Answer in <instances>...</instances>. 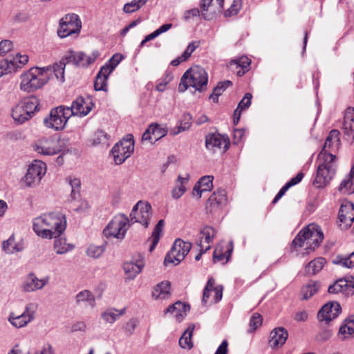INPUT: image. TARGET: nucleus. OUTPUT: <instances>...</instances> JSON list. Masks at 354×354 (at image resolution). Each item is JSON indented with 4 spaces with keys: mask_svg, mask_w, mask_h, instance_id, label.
I'll use <instances>...</instances> for the list:
<instances>
[{
    "mask_svg": "<svg viewBox=\"0 0 354 354\" xmlns=\"http://www.w3.org/2000/svg\"><path fill=\"white\" fill-rule=\"evenodd\" d=\"M66 227V219L61 212H52L37 216L33 220V230L43 239L56 238Z\"/></svg>",
    "mask_w": 354,
    "mask_h": 354,
    "instance_id": "f257e3e1",
    "label": "nucleus"
},
{
    "mask_svg": "<svg viewBox=\"0 0 354 354\" xmlns=\"http://www.w3.org/2000/svg\"><path fill=\"white\" fill-rule=\"evenodd\" d=\"M50 67H32L21 75L20 89L32 92L41 88L49 80Z\"/></svg>",
    "mask_w": 354,
    "mask_h": 354,
    "instance_id": "f03ea898",
    "label": "nucleus"
},
{
    "mask_svg": "<svg viewBox=\"0 0 354 354\" xmlns=\"http://www.w3.org/2000/svg\"><path fill=\"white\" fill-rule=\"evenodd\" d=\"M319 165L313 184L318 188L326 186L333 178L337 169V158L323 153L318 154Z\"/></svg>",
    "mask_w": 354,
    "mask_h": 354,
    "instance_id": "7ed1b4c3",
    "label": "nucleus"
},
{
    "mask_svg": "<svg viewBox=\"0 0 354 354\" xmlns=\"http://www.w3.org/2000/svg\"><path fill=\"white\" fill-rule=\"evenodd\" d=\"M208 75L205 70L199 66H195L183 74L178 89L179 92L183 93L191 86L201 92L206 89Z\"/></svg>",
    "mask_w": 354,
    "mask_h": 354,
    "instance_id": "20e7f679",
    "label": "nucleus"
},
{
    "mask_svg": "<svg viewBox=\"0 0 354 354\" xmlns=\"http://www.w3.org/2000/svg\"><path fill=\"white\" fill-rule=\"evenodd\" d=\"M324 239L320 228L314 224L309 225L301 230L292 242L291 247L295 249L304 248L306 250H314L318 247Z\"/></svg>",
    "mask_w": 354,
    "mask_h": 354,
    "instance_id": "39448f33",
    "label": "nucleus"
},
{
    "mask_svg": "<svg viewBox=\"0 0 354 354\" xmlns=\"http://www.w3.org/2000/svg\"><path fill=\"white\" fill-rule=\"evenodd\" d=\"M39 100L37 97H26L13 107L11 116L17 124H24L39 111Z\"/></svg>",
    "mask_w": 354,
    "mask_h": 354,
    "instance_id": "423d86ee",
    "label": "nucleus"
},
{
    "mask_svg": "<svg viewBox=\"0 0 354 354\" xmlns=\"http://www.w3.org/2000/svg\"><path fill=\"white\" fill-rule=\"evenodd\" d=\"M130 226L129 218L124 214H118L113 216L103 230L106 237L123 239Z\"/></svg>",
    "mask_w": 354,
    "mask_h": 354,
    "instance_id": "0eeeda50",
    "label": "nucleus"
},
{
    "mask_svg": "<svg viewBox=\"0 0 354 354\" xmlns=\"http://www.w3.org/2000/svg\"><path fill=\"white\" fill-rule=\"evenodd\" d=\"M71 116L69 107L59 106L51 109L48 115L44 119V124L46 128L61 131L64 129Z\"/></svg>",
    "mask_w": 354,
    "mask_h": 354,
    "instance_id": "6e6552de",
    "label": "nucleus"
},
{
    "mask_svg": "<svg viewBox=\"0 0 354 354\" xmlns=\"http://www.w3.org/2000/svg\"><path fill=\"white\" fill-rule=\"evenodd\" d=\"M134 151V140L131 134L127 135L116 143L111 149L114 162L117 165L123 163Z\"/></svg>",
    "mask_w": 354,
    "mask_h": 354,
    "instance_id": "1a4fd4ad",
    "label": "nucleus"
},
{
    "mask_svg": "<svg viewBox=\"0 0 354 354\" xmlns=\"http://www.w3.org/2000/svg\"><path fill=\"white\" fill-rule=\"evenodd\" d=\"M192 244L190 242H185L180 239H176L171 250L165 258V263H173L174 265H178L189 253L192 248Z\"/></svg>",
    "mask_w": 354,
    "mask_h": 354,
    "instance_id": "9d476101",
    "label": "nucleus"
},
{
    "mask_svg": "<svg viewBox=\"0 0 354 354\" xmlns=\"http://www.w3.org/2000/svg\"><path fill=\"white\" fill-rule=\"evenodd\" d=\"M82 28V22L78 15L68 14L59 21L57 35L61 38L66 37L73 34H79Z\"/></svg>",
    "mask_w": 354,
    "mask_h": 354,
    "instance_id": "9b49d317",
    "label": "nucleus"
},
{
    "mask_svg": "<svg viewBox=\"0 0 354 354\" xmlns=\"http://www.w3.org/2000/svg\"><path fill=\"white\" fill-rule=\"evenodd\" d=\"M151 207L147 202L138 201L130 213V222L139 223L145 227H147L151 217Z\"/></svg>",
    "mask_w": 354,
    "mask_h": 354,
    "instance_id": "f8f14e48",
    "label": "nucleus"
},
{
    "mask_svg": "<svg viewBox=\"0 0 354 354\" xmlns=\"http://www.w3.org/2000/svg\"><path fill=\"white\" fill-rule=\"evenodd\" d=\"M230 145V139L227 136L218 133H210L205 136V147L214 153H225L229 149Z\"/></svg>",
    "mask_w": 354,
    "mask_h": 354,
    "instance_id": "ddd939ff",
    "label": "nucleus"
},
{
    "mask_svg": "<svg viewBox=\"0 0 354 354\" xmlns=\"http://www.w3.org/2000/svg\"><path fill=\"white\" fill-rule=\"evenodd\" d=\"M46 172L45 162L35 160L29 166L24 177V183L28 187L37 185Z\"/></svg>",
    "mask_w": 354,
    "mask_h": 354,
    "instance_id": "4468645a",
    "label": "nucleus"
},
{
    "mask_svg": "<svg viewBox=\"0 0 354 354\" xmlns=\"http://www.w3.org/2000/svg\"><path fill=\"white\" fill-rule=\"evenodd\" d=\"M100 55L99 51L97 50H93L90 55H86L82 52H75L70 50L67 55H65V59L68 63H72L78 66L87 67L94 63Z\"/></svg>",
    "mask_w": 354,
    "mask_h": 354,
    "instance_id": "2eb2a0df",
    "label": "nucleus"
},
{
    "mask_svg": "<svg viewBox=\"0 0 354 354\" xmlns=\"http://www.w3.org/2000/svg\"><path fill=\"white\" fill-rule=\"evenodd\" d=\"M223 286H215V281L212 277L209 278L205 287L202 302L204 305L220 301L223 297Z\"/></svg>",
    "mask_w": 354,
    "mask_h": 354,
    "instance_id": "dca6fc26",
    "label": "nucleus"
},
{
    "mask_svg": "<svg viewBox=\"0 0 354 354\" xmlns=\"http://www.w3.org/2000/svg\"><path fill=\"white\" fill-rule=\"evenodd\" d=\"M35 147L39 153L46 156H53L62 151L59 140L53 137L43 138Z\"/></svg>",
    "mask_w": 354,
    "mask_h": 354,
    "instance_id": "f3484780",
    "label": "nucleus"
},
{
    "mask_svg": "<svg viewBox=\"0 0 354 354\" xmlns=\"http://www.w3.org/2000/svg\"><path fill=\"white\" fill-rule=\"evenodd\" d=\"M49 280L48 276L39 279L34 272H30L24 280L21 289L25 292H33L44 288Z\"/></svg>",
    "mask_w": 354,
    "mask_h": 354,
    "instance_id": "a211bd4d",
    "label": "nucleus"
},
{
    "mask_svg": "<svg viewBox=\"0 0 354 354\" xmlns=\"http://www.w3.org/2000/svg\"><path fill=\"white\" fill-rule=\"evenodd\" d=\"M342 311L340 304L337 301H329L324 304L317 313V318L320 322L328 324L337 318Z\"/></svg>",
    "mask_w": 354,
    "mask_h": 354,
    "instance_id": "6ab92c4d",
    "label": "nucleus"
},
{
    "mask_svg": "<svg viewBox=\"0 0 354 354\" xmlns=\"http://www.w3.org/2000/svg\"><path fill=\"white\" fill-rule=\"evenodd\" d=\"M339 225L342 229H347L354 221V205L346 202L339 208L338 214Z\"/></svg>",
    "mask_w": 354,
    "mask_h": 354,
    "instance_id": "aec40b11",
    "label": "nucleus"
},
{
    "mask_svg": "<svg viewBox=\"0 0 354 354\" xmlns=\"http://www.w3.org/2000/svg\"><path fill=\"white\" fill-rule=\"evenodd\" d=\"M227 201L226 192L224 189H218L214 192L209 198L206 209L209 213L214 214L218 212Z\"/></svg>",
    "mask_w": 354,
    "mask_h": 354,
    "instance_id": "412c9836",
    "label": "nucleus"
},
{
    "mask_svg": "<svg viewBox=\"0 0 354 354\" xmlns=\"http://www.w3.org/2000/svg\"><path fill=\"white\" fill-rule=\"evenodd\" d=\"M340 147L339 132L338 130H331L326 138L324 145L319 153L324 155L336 156L333 153L337 151Z\"/></svg>",
    "mask_w": 354,
    "mask_h": 354,
    "instance_id": "4be33fe9",
    "label": "nucleus"
},
{
    "mask_svg": "<svg viewBox=\"0 0 354 354\" xmlns=\"http://www.w3.org/2000/svg\"><path fill=\"white\" fill-rule=\"evenodd\" d=\"M216 236V230L210 226H205L199 232L196 240L198 247H203V250H209Z\"/></svg>",
    "mask_w": 354,
    "mask_h": 354,
    "instance_id": "5701e85b",
    "label": "nucleus"
},
{
    "mask_svg": "<svg viewBox=\"0 0 354 354\" xmlns=\"http://www.w3.org/2000/svg\"><path fill=\"white\" fill-rule=\"evenodd\" d=\"M168 130L166 126L158 124H151L142 135V141H149L151 143L156 142L167 134Z\"/></svg>",
    "mask_w": 354,
    "mask_h": 354,
    "instance_id": "b1692460",
    "label": "nucleus"
},
{
    "mask_svg": "<svg viewBox=\"0 0 354 354\" xmlns=\"http://www.w3.org/2000/svg\"><path fill=\"white\" fill-rule=\"evenodd\" d=\"M93 103L90 99L77 97L69 107L71 115L83 117L86 115L92 109Z\"/></svg>",
    "mask_w": 354,
    "mask_h": 354,
    "instance_id": "393cba45",
    "label": "nucleus"
},
{
    "mask_svg": "<svg viewBox=\"0 0 354 354\" xmlns=\"http://www.w3.org/2000/svg\"><path fill=\"white\" fill-rule=\"evenodd\" d=\"M342 131L348 141L354 140V109L353 107H348L345 111Z\"/></svg>",
    "mask_w": 354,
    "mask_h": 354,
    "instance_id": "a878e982",
    "label": "nucleus"
},
{
    "mask_svg": "<svg viewBox=\"0 0 354 354\" xmlns=\"http://www.w3.org/2000/svg\"><path fill=\"white\" fill-rule=\"evenodd\" d=\"M189 309L190 307L189 305L181 301H177L165 309L164 313H170L178 322H181L187 315Z\"/></svg>",
    "mask_w": 354,
    "mask_h": 354,
    "instance_id": "bb28decb",
    "label": "nucleus"
},
{
    "mask_svg": "<svg viewBox=\"0 0 354 354\" xmlns=\"http://www.w3.org/2000/svg\"><path fill=\"white\" fill-rule=\"evenodd\" d=\"M213 176L201 177L194 187L193 195L201 198L203 192L211 191L213 187Z\"/></svg>",
    "mask_w": 354,
    "mask_h": 354,
    "instance_id": "cd10ccee",
    "label": "nucleus"
},
{
    "mask_svg": "<svg viewBox=\"0 0 354 354\" xmlns=\"http://www.w3.org/2000/svg\"><path fill=\"white\" fill-rule=\"evenodd\" d=\"M288 336V332L285 328H277L274 329L270 333V346L272 348L281 346L286 342Z\"/></svg>",
    "mask_w": 354,
    "mask_h": 354,
    "instance_id": "c85d7f7f",
    "label": "nucleus"
},
{
    "mask_svg": "<svg viewBox=\"0 0 354 354\" xmlns=\"http://www.w3.org/2000/svg\"><path fill=\"white\" fill-rule=\"evenodd\" d=\"M170 283L168 281L158 283L152 291V297L155 300L167 299L171 296Z\"/></svg>",
    "mask_w": 354,
    "mask_h": 354,
    "instance_id": "c756f323",
    "label": "nucleus"
},
{
    "mask_svg": "<svg viewBox=\"0 0 354 354\" xmlns=\"http://www.w3.org/2000/svg\"><path fill=\"white\" fill-rule=\"evenodd\" d=\"M22 241H16L15 235L12 234L8 239L2 243V250L7 254H14L24 250Z\"/></svg>",
    "mask_w": 354,
    "mask_h": 354,
    "instance_id": "7c9ffc66",
    "label": "nucleus"
},
{
    "mask_svg": "<svg viewBox=\"0 0 354 354\" xmlns=\"http://www.w3.org/2000/svg\"><path fill=\"white\" fill-rule=\"evenodd\" d=\"M353 286L348 284L346 280L341 279L330 285L328 288V292L330 294H337L339 292L348 294L350 292L353 293Z\"/></svg>",
    "mask_w": 354,
    "mask_h": 354,
    "instance_id": "2f4dec72",
    "label": "nucleus"
},
{
    "mask_svg": "<svg viewBox=\"0 0 354 354\" xmlns=\"http://www.w3.org/2000/svg\"><path fill=\"white\" fill-rule=\"evenodd\" d=\"M338 335L342 339H346L354 335V316L344 320L339 329Z\"/></svg>",
    "mask_w": 354,
    "mask_h": 354,
    "instance_id": "473e14b6",
    "label": "nucleus"
},
{
    "mask_svg": "<svg viewBox=\"0 0 354 354\" xmlns=\"http://www.w3.org/2000/svg\"><path fill=\"white\" fill-rule=\"evenodd\" d=\"M252 94L250 93H247L245 94L243 99L239 103L237 108L235 109L234 112L233 116V122L235 125H236L240 120L241 112L248 109L251 104L252 100Z\"/></svg>",
    "mask_w": 354,
    "mask_h": 354,
    "instance_id": "72a5a7b5",
    "label": "nucleus"
},
{
    "mask_svg": "<svg viewBox=\"0 0 354 354\" xmlns=\"http://www.w3.org/2000/svg\"><path fill=\"white\" fill-rule=\"evenodd\" d=\"M54 241V250L57 254H64L68 252L72 251L75 245L71 243H67L66 239L64 237H61L60 235L56 236Z\"/></svg>",
    "mask_w": 354,
    "mask_h": 354,
    "instance_id": "f704fd0d",
    "label": "nucleus"
},
{
    "mask_svg": "<svg viewBox=\"0 0 354 354\" xmlns=\"http://www.w3.org/2000/svg\"><path fill=\"white\" fill-rule=\"evenodd\" d=\"M143 266L142 261L126 262L124 263L123 268L128 278L133 279L142 271Z\"/></svg>",
    "mask_w": 354,
    "mask_h": 354,
    "instance_id": "c9c22d12",
    "label": "nucleus"
},
{
    "mask_svg": "<svg viewBox=\"0 0 354 354\" xmlns=\"http://www.w3.org/2000/svg\"><path fill=\"white\" fill-rule=\"evenodd\" d=\"M326 263L324 258L318 257L308 263L305 267V272L309 275H314L319 272Z\"/></svg>",
    "mask_w": 354,
    "mask_h": 354,
    "instance_id": "e433bc0d",
    "label": "nucleus"
},
{
    "mask_svg": "<svg viewBox=\"0 0 354 354\" xmlns=\"http://www.w3.org/2000/svg\"><path fill=\"white\" fill-rule=\"evenodd\" d=\"M75 302L78 305L82 303H87L88 306L93 308L95 306V298L91 292L84 290L76 295Z\"/></svg>",
    "mask_w": 354,
    "mask_h": 354,
    "instance_id": "4c0bfd02",
    "label": "nucleus"
},
{
    "mask_svg": "<svg viewBox=\"0 0 354 354\" xmlns=\"http://www.w3.org/2000/svg\"><path fill=\"white\" fill-rule=\"evenodd\" d=\"M66 64L68 63L66 62L64 57L59 62L55 63L53 66H49L48 67L51 68V70L49 71V76L52 73H53L57 80H59L60 82H64V69Z\"/></svg>",
    "mask_w": 354,
    "mask_h": 354,
    "instance_id": "58836bf2",
    "label": "nucleus"
},
{
    "mask_svg": "<svg viewBox=\"0 0 354 354\" xmlns=\"http://www.w3.org/2000/svg\"><path fill=\"white\" fill-rule=\"evenodd\" d=\"M164 227V221L160 220L156 225L155 226L152 234L150 238H149L148 241L151 243L149 252H152L158 244L160 237Z\"/></svg>",
    "mask_w": 354,
    "mask_h": 354,
    "instance_id": "ea45409f",
    "label": "nucleus"
},
{
    "mask_svg": "<svg viewBox=\"0 0 354 354\" xmlns=\"http://www.w3.org/2000/svg\"><path fill=\"white\" fill-rule=\"evenodd\" d=\"M194 329V325H190L183 333L179 339V345L182 348L191 349L193 347L192 336Z\"/></svg>",
    "mask_w": 354,
    "mask_h": 354,
    "instance_id": "a19ab883",
    "label": "nucleus"
},
{
    "mask_svg": "<svg viewBox=\"0 0 354 354\" xmlns=\"http://www.w3.org/2000/svg\"><path fill=\"white\" fill-rule=\"evenodd\" d=\"M320 283L318 281H310L301 289L302 298L308 299L313 297L319 289Z\"/></svg>",
    "mask_w": 354,
    "mask_h": 354,
    "instance_id": "79ce46f5",
    "label": "nucleus"
},
{
    "mask_svg": "<svg viewBox=\"0 0 354 354\" xmlns=\"http://www.w3.org/2000/svg\"><path fill=\"white\" fill-rule=\"evenodd\" d=\"M8 320L16 328L25 327L30 323L29 320L23 314L17 316L14 313H10Z\"/></svg>",
    "mask_w": 354,
    "mask_h": 354,
    "instance_id": "37998d69",
    "label": "nucleus"
},
{
    "mask_svg": "<svg viewBox=\"0 0 354 354\" xmlns=\"http://www.w3.org/2000/svg\"><path fill=\"white\" fill-rule=\"evenodd\" d=\"M17 71V66L12 59H3L0 60V77L4 75L12 73Z\"/></svg>",
    "mask_w": 354,
    "mask_h": 354,
    "instance_id": "c03bdc74",
    "label": "nucleus"
},
{
    "mask_svg": "<svg viewBox=\"0 0 354 354\" xmlns=\"http://www.w3.org/2000/svg\"><path fill=\"white\" fill-rule=\"evenodd\" d=\"M109 136L102 130H98L93 133L90 139V142L93 146H97L100 144L107 145Z\"/></svg>",
    "mask_w": 354,
    "mask_h": 354,
    "instance_id": "a18cd8bd",
    "label": "nucleus"
},
{
    "mask_svg": "<svg viewBox=\"0 0 354 354\" xmlns=\"http://www.w3.org/2000/svg\"><path fill=\"white\" fill-rule=\"evenodd\" d=\"M335 264L340 265L347 268L354 267V251L348 256H337L333 261Z\"/></svg>",
    "mask_w": 354,
    "mask_h": 354,
    "instance_id": "49530a36",
    "label": "nucleus"
},
{
    "mask_svg": "<svg viewBox=\"0 0 354 354\" xmlns=\"http://www.w3.org/2000/svg\"><path fill=\"white\" fill-rule=\"evenodd\" d=\"M232 84V82L228 80L219 82L218 85L214 88L212 93L209 96V98L212 99L214 102H218V97L221 95L225 89L230 86Z\"/></svg>",
    "mask_w": 354,
    "mask_h": 354,
    "instance_id": "de8ad7c7",
    "label": "nucleus"
},
{
    "mask_svg": "<svg viewBox=\"0 0 354 354\" xmlns=\"http://www.w3.org/2000/svg\"><path fill=\"white\" fill-rule=\"evenodd\" d=\"M250 59L246 56H242L237 59L232 60L231 62V65H236V67H240L243 70V71H239L237 72L239 76H241L245 73V71L249 70V66L250 64Z\"/></svg>",
    "mask_w": 354,
    "mask_h": 354,
    "instance_id": "09e8293b",
    "label": "nucleus"
},
{
    "mask_svg": "<svg viewBox=\"0 0 354 354\" xmlns=\"http://www.w3.org/2000/svg\"><path fill=\"white\" fill-rule=\"evenodd\" d=\"M67 180L71 187V197L73 200H76L80 196L81 187L80 180L75 177L69 176Z\"/></svg>",
    "mask_w": 354,
    "mask_h": 354,
    "instance_id": "8fccbe9b",
    "label": "nucleus"
},
{
    "mask_svg": "<svg viewBox=\"0 0 354 354\" xmlns=\"http://www.w3.org/2000/svg\"><path fill=\"white\" fill-rule=\"evenodd\" d=\"M178 180V183H180V185H177L172 190V197L175 199H178L185 192L186 188H185L184 184L186 182H187L188 179H187V178H183V177H181L180 176H179Z\"/></svg>",
    "mask_w": 354,
    "mask_h": 354,
    "instance_id": "3c124183",
    "label": "nucleus"
},
{
    "mask_svg": "<svg viewBox=\"0 0 354 354\" xmlns=\"http://www.w3.org/2000/svg\"><path fill=\"white\" fill-rule=\"evenodd\" d=\"M105 247L104 245H91L86 250V254L92 258H99L104 252Z\"/></svg>",
    "mask_w": 354,
    "mask_h": 354,
    "instance_id": "603ef678",
    "label": "nucleus"
},
{
    "mask_svg": "<svg viewBox=\"0 0 354 354\" xmlns=\"http://www.w3.org/2000/svg\"><path fill=\"white\" fill-rule=\"evenodd\" d=\"M101 317L106 323L113 324L118 319V313H117V309L109 308L103 312Z\"/></svg>",
    "mask_w": 354,
    "mask_h": 354,
    "instance_id": "864d4df0",
    "label": "nucleus"
},
{
    "mask_svg": "<svg viewBox=\"0 0 354 354\" xmlns=\"http://www.w3.org/2000/svg\"><path fill=\"white\" fill-rule=\"evenodd\" d=\"M173 80V76L170 73H166L162 77L157 81L156 90L159 92L165 91L167 85Z\"/></svg>",
    "mask_w": 354,
    "mask_h": 354,
    "instance_id": "5fc2aeb1",
    "label": "nucleus"
},
{
    "mask_svg": "<svg viewBox=\"0 0 354 354\" xmlns=\"http://www.w3.org/2000/svg\"><path fill=\"white\" fill-rule=\"evenodd\" d=\"M37 310V304L35 303H29L23 312V315L31 322L35 317V313Z\"/></svg>",
    "mask_w": 354,
    "mask_h": 354,
    "instance_id": "6e6d98bb",
    "label": "nucleus"
},
{
    "mask_svg": "<svg viewBox=\"0 0 354 354\" xmlns=\"http://www.w3.org/2000/svg\"><path fill=\"white\" fill-rule=\"evenodd\" d=\"M191 120L192 115L189 113H185L183 115V120L180 122L178 127V131L174 132V134L176 135L181 131L188 130L192 125Z\"/></svg>",
    "mask_w": 354,
    "mask_h": 354,
    "instance_id": "4d7b16f0",
    "label": "nucleus"
},
{
    "mask_svg": "<svg viewBox=\"0 0 354 354\" xmlns=\"http://www.w3.org/2000/svg\"><path fill=\"white\" fill-rule=\"evenodd\" d=\"M241 0H234L230 7L225 12V17H228L236 15L241 10Z\"/></svg>",
    "mask_w": 354,
    "mask_h": 354,
    "instance_id": "13d9d810",
    "label": "nucleus"
},
{
    "mask_svg": "<svg viewBox=\"0 0 354 354\" xmlns=\"http://www.w3.org/2000/svg\"><path fill=\"white\" fill-rule=\"evenodd\" d=\"M263 319L259 313H254L250 321V331L252 332L262 324Z\"/></svg>",
    "mask_w": 354,
    "mask_h": 354,
    "instance_id": "bf43d9fd",
    "label": "nucleus"
},
{
    "mask_svg": "<svg viewBox=\"0 0 354 354\" xmlns=\"http://www.w3.org/2000/svg\"><path fill=\"white\" fill-rule=\"evenodd\" d=\"M11 59L12 62L16 64L18 70L19 68H21L28 63V57L27 55H21V53H17L16 56Z\"/></svg>",
    "mask_w": 354,
    "mask_h": 354,
    "instance_id": "052dcab7",
    "label": "nucleus"
},
{
    "mask_svg": "<svg viewBox=\"0 0 354 354\" xmlns=\"http://www.w3.org/2000/svg\"><path fill=\"white\" fill-rule=\"evenodd\" d=\"M107 79L97 75L95 77L94 82V88L96 91H104L107 90Z\"/></svg>",
    "mask_w": 354,
    "mask_h": 354,
    "instance_id": "680f3d73",
    "label": "nucleus"
},
{
    "mask_svg": "<svg viewBox=\"0 0 354 354\" xmlns=\"http://www.w3.org/2000/svg\"><path fill=\"white\" fill-rule=\"evenodd\" d=\"M140 8L136 0H132L131 2L124 4L123 11L126 13H131L139 10Z\"/></svg>",
    "mask_w": 354,
    "mask_h": 354,
    "instance_id": "e2e57ef3",
    "label": "nucleus"
},
{
    "mask_svg": "<svg viewBox=\"0 0 354 354\" xmlns=\"http://www.w3.org/2000/svg\"><path fill=\"white\" fill-rule=\"evenodd\" d=\"M353 187L352 182H351L347 178H346L339 185V190L344 194H350L354 193V192H350V189Z\"/></svg>",
    "mask_w": 354,
    "mask_h": 354,
    "instance_id": "0e129e2a",
    "label": "nucleus"
},
{
    "mask_svg": "<svg viewBox=\"0 0 354 354\" xmlns=\"http://www.w3.org/2000/svg\"><path fill=\"white\" fill-rule=\"evenodd\" d=\"M13 48V44L10 40H3L0 42V56L10 51Z\"/></svg>",
    "mask_w": 354,
    "mask_h": 354,
    "instance_id": "69168bd1",
    "label": "nucleus"
},
{
    "mask_svg": "<svg viewBox=\"0 0 354 354\" xmlns=\"http://www.w3.org/2000/svg\"><path fill=\"white\" fill-rule=\"evenodd\" d=\"M124 57L119 53L114 54L106 63L110 67H113V70L119 64V63L123 59Z\"/></svg>",
    "mask_w": 354,
    "mask_h": 354,
    "instance_id": "338daca9",
    "label": "nucleus"
},
{
    "mask_svg": "<svg viewBox=\"0 0 354 354\" xmlns=\"http://www.w3.org/2000/svg\"><path fill=\"white\" fill-rule=\"evenodd\" d=\"M200 15V11L198 8H192L188 10H186L183 13V20L187 21L191 19L198 17Z\"/></svg>",
    "mask_w": 354,
    "mask_h": 354,
    "instance_id": "774afa93",
    "label": "nucleus"
}]
</instances>
